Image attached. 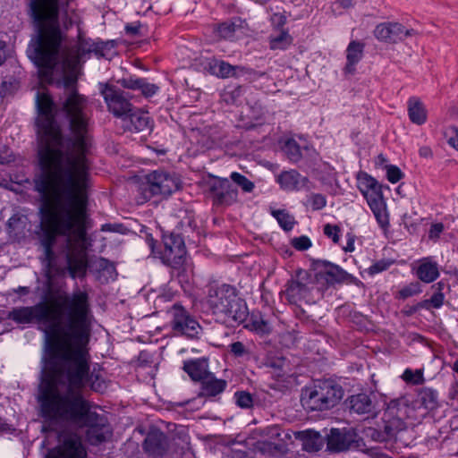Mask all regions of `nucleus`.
Wrapping results in <instances>:
<instances>
[{"label":"nucleus","instance_id":"nucleus-27","mask_svg":"<svg viewBox=\"0 0 458 458\" xmlns=\"http://www.w3.org/2000/svg\"><path fill=\"white\" fill-rule=\"evenodd\" d=\"M125 117L128 118L130 123L126 125L130 131H142L151 127L149 116L141 110H131Z\"/></svg>","mask_w":458,"mask_h":458},{"label":"nucleus","instance_id":"nucleus-54","mask_svg":"<svg viewBox=\"0 0 458 458\" xmlns=\"http://www.w3.org/2000/svg\"><path fill=\"white\" fill-rule=\"evenodd\" d=\"M344 250L346 252H352L354 250V239L350 236L347 244L344 247Z\"/></svg>","mask_w":458,"mask_h":458},{"label":"nucleus","instance_id":"nucleus-31","mask_svg":"<svg viewBox=\"0 0 458 458\" xmlns=\"http://www.w3.org/2000/svg\"><path fill=\"white\" fill-rule=\"evenodd\" d=\"M282 150L292 161L297 162L301 157V148L293 139H287L282 146Z\"/></svg>","mask_w":458,"mask_h":458},{"label":"nucleus","instance_id":"nucleus-6","mask_svg":"<svg viewBox=\"0 0 458 458\" xmlns=\"http://www.w3.org/2000/svg\"><path fill=\"white\" fill-rule=\"evenodd\" d=\"M344 396L341 386L331 380L318 382L302 390L301 402L310 411H325L338 404Z\"/></svg>","mask_w":458,"mask_h":458},{"label":"nucleus","instance_id":"nucleus-12","mask_svg":"<svg viewBox=\"0 0 458 458\" xmlns=\"http://www.w3.org/2000/svg\"><path fill=\"white\" fill-rule=\"evenodd\" d=\"M148 189H145V199L153 195L168 196L179 188L177 178L165 172H153L147 176Z\"/></svg>","mask_w":458,"mask_h":458},{"label":"nucleus","instance_id":"nucleus-19","mask_svg":"<svg viewBox=\"0 0 458 458\" xmlns=\"http://www.w3.org/2000/svg\"><path fill=\"white\" fill-rule=\"evenodd\" d=\"M416 276L422 282L429 284L439 276L438 265L430 257L420 259L411 265Z\"/></svg>","mask_w":458,"mask_h":458},{"label":"nucleus","instance_id":"nucleus-56","mask_svg":"<svg viewBox=\"0 0 458 458\" xmlns=\"http://www.w3.org/2000/svg\"><path fill=\"white\" fill-rule=\"evenodd\" d=\"M386 162V159L382 154H379L376 158V165H383Z\"/></svg>","mask_w":458,"mask_h":458},{"label":"nucleus","instance_id":"nucleus-30","mask_svg":"<svg viewBox=\"0 0 458 458\" xmlns=\"http://www.w3.org/2000/svg\"><path fill=\"white\" fill-rule=\"evenodd\" d=\"M247 327L260 335L269 334L271 331L270 323L261 316H252Z\"/></svg>","mask_w":458,"mask_h":458},{"label":"nucleus","instance_id":"nucleus-9","mask_svg":"<svg viewBox=\"0 0 458 458\" xmlns=\"http://www.w3.org/2000/svg\"><path fill=\"white\" fill-rule=\"evenodd\" d=\"M174 331L190 337L197 336L200 331L199 322L181 304H174L168 311Z\"/></svg>","mask_w":458,"mask_h":458},{"label":"nucleus","instance_id":"nucleus-23","mask_svg":"<svg viewBox=\"0 0 458 458\" xmlns=\"http://www.w3.org/2000/svg\"><path fill=\"white\" fill-rule=\"evenodd\" d=\"M123 88L130 89H140L147 98L152 97L155 95L158 87L153 83H149L146 81L144 79L139 78H124L118 81Z\"/></svg>","mask_w":458,"mask_h":458},{"label":"nucleus","instance_id":"nucleus-2","mask_svg":"<svg viewBox=\"0 0 458 458\" xmlns=\"http://www.w3.org/2000/svg\"><path fill=\"white\" fill-rule=\"evenodd\" d=\"M88 294L78 291L72 295L60 296L49 303L13 309L8 318L19 324L38 323L47 338L49 360L55 354H72L71 341L85 342L91 325Z\"/></svg>","mask_w":458,"mask_h":458},{"label":"nucleus","instance_id":"nucleus-35","mask_svg":"<svg viewBox=\"0 0 458 458\" xmlns=\"http://www.w3.org/2000/svg\"><path fill=\"white\" fill-rule=\"evenodd\" d=\"M402 378L405 382L412 385H421L425 381L422 369L412 370L411 369H406L402 376Z\"/></svg>","mask_w":458,"mask_h":458},{"label":"nucleus","instance_id":"nucleus-46","mask_svg":"<svg viewBox=\"0 0 458 458\" xmlns=\"http://www.w3.org/2000/svg\"><path fill=\"white\" fill-rule=\"evenodd\" d=\"M310 201L312 208L315 210L322 209L327 204L326 198L321 194L311 195Z\"/></svg>","mask_w":458,"mask_h":458},{"label":"nucleus","instance_id":"nucleus-38","mask_svg":"<svg viewBox=\"0 0 458 458\" xmlns=\"http://www.w3.org/2000/svg\"><path fill=\"white\" fill-rule=\"evenodd\" d=\"M235 401L241 408H250L253 404V399L250 394L247 392H237L234 394Z\"/></svg>","mask_w":458,"mask_h":458},{"label":"nucleus","instance_id":"nucleus-22","mask_svg":"<svg viewBox=\"0 0 458 458\" xmlns=\"http://www.w3.org/2000/svg\"><path fill=\"white\" fill-rule=\"evenodd\" d=\"M407 111L409 119L412 123L422 125L426 123L428 112L420 98L415 97L410 98L407 102Z\"/></svg>","mask_w":458,"mask_h":458},{"label":"nucleus","instance_id":"nucleus-32","mask_svg":"<svg viewBox=\"0 0 458 458\" xmlns=\"http://www.w3.org/2000/svg\"><path fill=\"white\" fill-rule=\"evenodd\" d=\"M292 37L286 31H282L278 36L270 37V48L284 50L292 44Z\"/></svg>","mask_w":458,"mask_h":458},{"label":"nucleus","instance_id":"nucleus-55","mask_svg":"<svg viewBox=\"0 0 458 458\" xmlns=\"http://www.w3.org/2000/svg\"><path fill=\"white\" fill-rule=\"evenodd\" d=\"M5 44L3 41H0V65L5 60V52H4Z\"/></svg>","mask_w":458,"mask_h":458},{"label":"nucleus","instance_id":"nucleus-59","mask_svg":"<svg viewBox=\"0 0 458 458\" xmlns=\"http://www.w3.org/2000/svg\"><path fill=\"white\" fill-rule=\"evenodd\" d=\"M148 246L153 249L154 246V240L152 238L148 239Z\"/></svg>","mask_w":458,"mask_h":458},{"label":"nucleus","instance_id":"nucleus-17","mask_svg":"<svg viewBox=\"0 0 458 458\" xmlns=\"http://www.w3.org/2000/svg\"><path fill=\"white\" fill-rule=\"evenodd\" d=\"M199 382L201 383V391L199 396L188 403L189 404L192 403L193 407L196 409H199L204 405V396H216L221 394L227 385L225 380L216 378L210 372Z\"/></svg>","mask_w":458,"mask_h":458},{"label":"nucleus","instance_id":"nucleus-41","mask_svg":"<svg viewBox=\"0 0 458 458\" xmlns=\"http://www.w3.org/2000/svg\"><path fill=\"white\" fill-rule=\"evenodd\" d=\"M403 176V172L395 165H386V177L392 183H396Z\"/></svg>","mask_w":458,"mask_h":458},{"label":"nucleus","instance_id":"nucleus-16","mask_svg":"<svg viewBox=\"0 0 458 458\" xmlns=\"http://www.w3.org/2000/svg\"><path fill=\"white\" fill-rule=\"evenodd\" d=\"M209 193L216 205L229 206L237 201L238 191L226 178H216L210 182Z\"/></svg>","mask_w":458,"mask_h":458},{"label":"nucleus","instance_id":"nucleus-48","mask_svg":"<svg viewBox=\"0 0 458 458\" xmlns=\"http://www.w3.org/2000/svg\"><path fill=\"white\" fill-rule=\"evenodd\" d=\"M12 161V156L9 148L4 147V149H0V164H4Z\"/></svg>","mask_w":458,"mask_h":458},{"label":"nucleus","instance_id":"nucleus-11","mask_svg":"<svg viewBox=\"0 0 458 458\" xmlns=\"http://www.w3.org/2000/svg\"><path fill=\"white\" fill-rule=\"evenodd\" d=\"M100 92L108 110L116 117H125L131 112L132 106L128 97L114 86L100 84Z\"/></svg>","mask_w":458,"mask_h":458},{"label":"nucleus","instance_id":"nucleus-1","mask_svg":"<svg viewBox=\"0 0 458 458\" xmlns=\"http://www.w3.org/2000/svg\"><path fill=\"white\" fill-rule=\"evenodd\" d=\"M38 36L29 48L30 59L38 68L41 81L55 82L63 89L58 104L69 121L64 138L54 117V102L47 92H38V157L42 169L36 189L42 195L41 228H85L89 165L85 154L90 145L87 100L78 93L79 64L86 55L106 56L110 43L81 39L74 50L60 55L59 0H29Z\"/></svg>","mask_w":458,"mask_h":458},{"label":"nucleus","instance_id":"nucleus-47","mask_svg":"<svg viewBox=\"0 0 458 458\" xmlns=\"http://www.w3.org/2000/svg\"><path fill=\"white\" fill-rule=\"evenodd\" d=\"M230 350L237 357H241L248 353L244 344L242 342L233 343L230 345Z\"/></svg>","mask_w":458,"mask_h":458},{"label":"nucleus","instance_id":"nucleus-44","mask_svg":"<svg viewBox=\"0 0 458 458\" xmlns=\"http://www.w3.org/2000/svg\"><path fill=\"white\" fill-rule=\"evenodd\" d=\"M444 294L441 292L434 293L430 299L425 301V307L429 308V306L438 309L443 305L444 302Z\"/></svg>","mask_w":458,"mask_h":458},{"label":"nucleus","instance_id":"nucleus-10","mask_svg":"<svg viewBox=\"0 0 458 458\" xmlns=\"http://www.w3.org/2000/svg\"><path fill=\"white\" fill-rule=\"evenodd\" d=\"M310 275L305 270L299 269L287 282L283 293L291 304H299L310 295Z\"/></svg>","mask_w":458,"mask_h":458},{"label":"nucleus","instance_id":"nucleus-39","mask_svg":"<svg viewBox=\"0 0 458 458\" xmlns=\"http://www.w3.org/2000/svg\"><path fill=\"white\" fill-rule=\"evenodd\" d=\"M235 25L232 22H224L217 27V34L223 38H230L233 36Z\"/></svg>","mask_w":458,"mask_h":458},{"label":"nucleus","instance_id":"nucleus-25","mask_svg":"<svg viewBox=\"0 0 458 458\" xmlns=\"http://www.w3.org/2000/svg\"><path fill=\"white\" fill-rule=\"evenodd\" d=\"M208 367V362L205 360H191L184 362L183 370L192 380L200 381L209 373Z\"/></svg>","mask_w":458,"mask_h":458},{"label":"nucleus","instance_id":"nucleus-42","mask_svg":"<svg viewBox=\"0 0 458 458\" xmlns=\"http://www.w3.org/2000/svg\"><path fill=\"white\" fill-rule=\"evenodd\" d=\"M390 265H391V262L385 260V259H381V260H378V261L375 262L374 264H372L367 269V272L369 275L374 276L376 274H378L380 272L386 270L390 267Z\"/></svg>","mask_w":458,"mask_h":458},{"label":"nucleus","instance_id":"nucleus-21","mask_svg":"<svg viewBox=\"0 0 458 458\" xmlns=\"http://www.w3.org/2000/svg\"><path fill=\"white\" fill-rule=\"evenodd\" d=\"M166 445V437L157 429L150 430L144 441L145 451L153 455L162 454Z\"/></svg>","mask_w":458,"mask_h":458},{"label":"nucleus","instance_id":"nucleus-43","mask_svg":"<svg viewBox=\"0 0 458 458\" xmlns=\"http://www.w3.org/2000/svg\"><path fill=\"white\" fill-rule=\"evenodd\" d=\"M292 245L298 250H306L311 246V242L307 236H300L292 240Z\"/></svg>","mask_w":458,"mask_h":458},{"label":"nucleus","instance_id":"nucleus-28","mask_svg":"<svg viewBox=\"0 0 458 458\" xmlns=\"http://www.w3.org/2000/svg\"><path fill=\"white\" fill-rule=\"evenodd\" d=\"M348 402L351 411L358 414L369 413L373 408L372 401L367 394L362 393L352 395Z\"/></svg>","mask_w":458,"mask_h":458},{"label":"nucleus","instance_id":"nucleus-33","mask_svg":"<svg viewBox=\"0 0 458 458\" xmlns=\"http://www.w3.org/2000/svg\"><path fill=\"white\" fill-rule=\"evenodd\" d=\"M272 215L284 230L290 231L293 229L294 225V218L293 216L284 210H273Z\"/></svg>","mask_w":458,"mask_h":458},{"label":"nucleus","instance_id":"nucleus-52","mask_svg":"<svg viewBox=\"0 0 458 458\" xmlns=\"http://www.w3.org/2000/svg\"><path fill=\"white\" fill-rule=\"evenodd\" d=\"M140 26L137 24L126 25L125 30L127 33L131 35H137L139 33Z\"/></svg>","mask_w":458,"mask_h":458},{"label":"nucleus","instance_id":"nucleus-24","mask_svg":"<svg viewBox=\"0 0 458 458\" xmlns=\"http://www.w3.org/2000/svg\"><path fill=\"white\" fill-rule=\"evenodd\" d=\"M293 434L295 438L302 441L303 448L306 451H318L322 445L320 435L313 430L294 431Z\"/></svg>","mask_w":458,"mask_h":458},{"label":"nucleus","instance_id":"nucleus-57","mask_svg":"<svg viewBox=\"0 0 458 458\" xmlns=\"http://www.w3.org/2000/svg\"><path fill=\"white\" fill-rule=\"evenodd\" d=\"M7 82L4 81L0 87V95H5L7 93V90L5 89Z\"/></svg>","mask_w":458,"mask_h":458},{"label":"nucleus","instance_id":"nucleus-18","mask_svg":"<svg viewBox=\"0 0 458 458\" xmlns=\"http://www.w3.org/2000/svg\"><path fill=\"white\" fill-rule=\"evenodd\" d=\"M355 439L356 433L352 429L332 428L327 437V447L337 452L344 451L354 444Z\"/></svg>","mask_w":458,"mask_h":458},{"label":"nucleus","instance_id":"nucleus-29","mask_svg":"<svg viewBox=\"0 0 458 458\" xmlns=\"http://www.w3.org/2000/svg\"><path fill=\"white\" fill-rule=\"evenodd\" d=\"M416 403L425 410H434L437 407V394L431 388H423L419 392Z\"/></svg>","mask_w":458,"mask_h":458},{"label":"nucleus","instance_id":"nucleus-34","mask_svg":"<svg viewBox=\"0 0 458 458\" xmlns=\"http://www.w3.org/2000/svg\"><path fill=\"white\" fill-rule=\"evenodd\" d=\"M322 276H324L327 282L334 283L344 280L348 275L338 266H330L322 274Z\"/></svg>","mask_w":458,"mask_h":458},{"label":"nucleus","instance_id":"nucleus-45","mask_svg":"<svg viewBox=\"0 0 458 458\" xmlns=\"http://www.w3.org/2000/svg\"><path fill=\"white\" fill-rule=\"evenodd\" d=\"M340 229L337 225H333L330 224H327L324 226V233L331 238L335 243H337L339 242L340 236H339Z\"/></svg>","mask_w":458,"mask_h":458},{"label":"nucleus","instance_id":"nucleus-62","mask_svg":"<svg viewBox=\"0 0 458 458\" xmlns=\"http://www.w3.org/2000/svg\"><path fill=\"white\" fill-rule=\"evenodd\" d=\"M271 367H275V363L274 362H270L269 364Z\"/></svg>","mask_w":458,"mask_h":458},{"label":"nucleus","instance_id":"nucleus-4","mask_svg":"<svg viewBox=\"0 0 458 458\" xmlns=\"http://www.w3.org/2000/svg\"><path fill=\"white\" fill-rule=\"evenodd\" d=\"M90 333V327H89L88 335L85 339V342L78 341L76 338H73L71 341L72 354L68 357L63 354H55L51 360H47L45 366V372L42 378L41 385L39 386L38 398L39 401L42 395V390L44 386L52 385L57 386L61 383L67 384L69 382V377L72 374H74L78 368L79 363L81 361V358L85 360V371L83 372V383L78 388L80 393H81L82 387L86 383L89 384L90 388L96 392H103L106 388V383L102 377L100 373H96L92 371L89 375V352L87 349V344L89 342Z\"/></svg>","mask_w":458,"mask_h":458},{"label":"nucleus","instance_id":"nucleus-5","mask_svg":"<svg viewBox=\"0 0 458 458\" xmlns=\"http://www.w3.org/2000/svg\"><path fill=\"white\" fill-rule=\"evenodd\" d=\"M207 303L213 314L225 323H241L246 318L247 306L237 296L235 288L231 285L222 284L211 287Z\"/></svg>","mask_w":458,"mask_h":458},{"label":"nucleus","instance_id":"nucleus-61","mask_svg":"<svg viewBox=\"0 0 458 458\" xmlns=\"http://www.w3.org/2000/svg\"><path fill=\"white\" fill-rule=\"evenodd\" d=\"M21 292L28 293V290H27V288L23 287V288H21Z\"/></svg>","mask_w":458,"mask_h":458},{"label":"nucleus","instance_id":"nucleus-26","mask_svg":"<svg viewBox=\"0 0 458 458\" xmlns=\"http://www.w3.org/2000/svg\"><path fill=\"white\" fill-rule=\"evenodd\" d=\"M364 45L358 41H352L346 49L347 63L344 71L352 73L355 65L360 62L363 55Z\"/></svg>","mask_w":458,"mask_h":458},{"label":"nucleus","instance_id":"nucleus-7","mask_svg":"<svg viewBox=\"0 0 458 458\" xmlns=\"http://www.w3.org/2000/svg\"><path fill=\"white\" fill-rule=\"evenodd\" d=\"M357 187L366 199L378 225L385 228L389 225V215L383 197L381 185L372 176L364 172L357 174Z\"/></svg>","mask_w":458,"mask_h":458},{"label":"nucleus","instance_id":"nucleus-20","mask_svg":"<svg viewBox=\"0 0 458 458\" xmlns=\"http://www.w3.org/2000/svg\"><path fill=\"white\" fill-rule=\"evenodd\" d=\"M276 182L284 191H299L307 186L308 178L301 176L297 171L282 172L276 177Z\"/></svg>","mask_w":458,"mask_h":458},{"label":"nucleus","instance_id":"nucleus-15","mask_svg":"<svg viewBox=\"0 0 458 458\" xmlns=\"http://www.w3.org/2000/svg\"><path fill=\"white\" fill-rule=\"evenodd\" d=\"M46 458H88L81 439L76 435H69L61 444L51 449Z\"/></svg>","mask_w":458,"mask_h":458},{"label":"nucleus","instance_id":"nucleus-3","mask_svg":"<svg viewBox=\"0 0 458 458\" xmlns=\"http://www.w3.org/2000/svg\"><path fill=\"white\" fill-rule=\"evenodd\" d=\"M79 368L69 377L67 384L46 385L39 399L40 414L49 425L72 423L88 427L87 438L91 445L105 441L111 434L105 418L92 411L91 403L79 391L83 383L85 360L81 358Z\"/></svg>","mask_w":458,"mask_h":458},{"label":"nucleus","instance_id":"nucleus-60","mask_svg":"<svg viewBox=\"0 0 458 458\" xmlns=\"http://www.w3.org/2000/svg\"><path fill=\"white\" fill-rule=\"evenodd\" d=\"M453 369L458 373V360H456L453 365Z\"/></svg>","mask_w":458,"mask_h":458},{"label":"nucleus","instance_id":"nucleus-8","mask_svg":"<svg viewBox=\"0 0 458 458\" xmlns=\"http://www.w3.org/2000/svg\"><path fill=\"white\" fill-rule=\"evenodd\" d=\"M293 432L277 426L267 427L261 430V439L255 443L254 449L264 455L282 456L293 444Z\"/></svg>","mask_w":458,"mask_h":458},{"label":"nucleus","instance_id":"nucleus-50","mask_svg":"<svg viewBox=\"0 0 458 458\" xmlns=\"http://www.w3.org/2000/svg\"><path fill=\"white\" fill-rule=\"evenodd\" d=\"M271 20L274 24L278 26L284 25L285 23V17L280 13H275Z\"/></svg>","mask_w":458,"mask_h":458},{"label":"nucleus","instance_id":"nucleus-13","mask_svg":"<svg viewBox=\"0 0 458 458\" xmlns=\"http://www.w3.org/2000/svg\"><path fill=\"white\" fill-rule=\"evenodd\" d=\"M164 250L161 259L164 263L177 267L182 265L186 255L184 242L181 235L170 233L163 238Z\"/></svg>","mask_w":458,"mask_h":458},{"label":"nucleus","instance_id":"nucleus-49","mask_svg":"<svg viewBox=\"0 0 458 458\" xmlns=\"http://www.w3.org/2000/svg\"><path fill=\"white\" fill-rule=\"evenodd\" d=\"M444 230V225L440 223L434 224L430 228V236L437 237Z\"/></svg>","mask_w":458,"mask_h":458},{"label":"nucleus","instance_id":"nucleus-36","mask_svg":"<svg viewBox=\"0 0 458 458\" xmlns=\"http://www.w3.org/2000/svg\"><path fill=\"white\" fill-rule=\"evenodd\" d=\"M230 177L232 181L237 184L244 192H251L253 191L254 183L244 175L233 172L231 174Z\"/></svg>","mask_w":458,"mask_h":458},{"label":"nucleus","instance_id":"nucleus-58","mask_svg":"<svg viewBox=\"0 0 458 458\" xmlns=\"http://www.w3.org/2000/svg\"><path fill=\"white\" fill-rule=\"evenodd\" d=\"M341 4L344 7V8H347L349 6L352 5V3L350 0H342L341 2Z\"/></svg>","mask_w":458,"mask_h":458},{"label":"nucleus","instance_id":"nucleus-37","mask_svg":"<svg viewBox=\"0 0 458 458\" xmlns=\"http://www.w3.org/2000/svg\"><path fill=\"white\" fill-rule=\"evenodd\" d=\"M421 286L418 282H412L408 285L404 286L398 292L397 297L400 299H407L409 297L417 295L421 293Z\"/></svg>","mask_w":458,"mask_h":458},{"label":"nucleus","instance_id":"nucleus-40","mask_svg":"<svg viewBox=\"0 0 458 458\" xmlns=\"http://www.w3.org/2000/svg\"><path fill=\"white\" fill-rule=\"evenodd\" d=\"M215 72L216 75L221 77H229L231 74H233V66L230 65L227 63H225L223 61L216 62L214 64Z\"/></svg>","mask_w":458,"mask_h":458},{"label":"nucleus","instance_id":"nucleus-51","mask_svg":"<svg viewBox=\"0 0 458 458\" xmlns=\"http://www.w3.org/2000/svg\"><path fill=\"white\" fill-rule=\"evenodd\" d=\"M420 156L425 158H428L432 157V150L428 146H422L419 150Z\"/></svg>","mask_w":458,"mask_h":458},{"label":"nucleus","instance_id":"nucleus-53","mask_svg":"<svg viewBox=\"0 0 458 458\" xmlns=\"http://www.w3.org/2000/svg\"><path fill=\"white\" fill-rule=\"evenodd\" d=\"M448 143L453 146L456 150H458V130L455 131L454 135L450 137L448 140Z\"/></svg>","mask_w":458,"mask_h":458},{"label":"nucleus","instance_id":"nucleus-14","mask_svg":"<svg viewBox=\"0 0 458 458\" xmlns=\"http://www.w3.org/2000/svg\"><path fill=\"white\" fill-rule=\"evenodd\" d=\"M416 35L413 29H406L398 22H383L374 30V36L382 42L397 43Z\"/></svg>","mask_w":458,"mask_h":458}]
</instances>
